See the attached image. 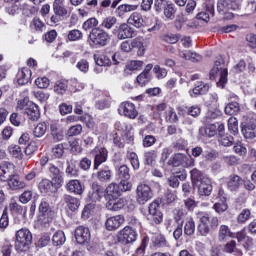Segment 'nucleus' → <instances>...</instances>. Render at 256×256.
Wrapping results in <instances>:
<instances>
[{"instance_id": "f257e3e1", "label": "nucleus", "mask_w": 256, "mask_h": 256, "mask_svg": "<svg viewBox=\"0 0 256 256\" xmlns=\"http://www.w3.org/2000/svg\"><path fill=\"white\" fill-rule=\"evenodd\" d=\"M219 226V218L217 216L209 217V214H205L199 218V224L197 226V232L201 237H207L211 231V228Z\"/></svg>"}, {"instance_id": "f03ea898", "label": "nucleus", "mask_w": 256, "mask_h": 256, "mask_svg": "<svg viewBox=\"0 0 256 256\" xmlns=\"http://www.w3.org/2000/svg\"><path fill=\"white\" fill-rule=\"evenodd\" d=\"M33 241V235L27 228H22L16 232V249L17 251H27Z\"/></svg>"}, {"instance_id": "7ed1b4c3", "label": "nucleus", "mask_w": 256, "mask_h": 256, "mask_svg": "<svg viewBox=\"0 0 256 256\" xmlns=\"http://www.w3.org/2000/svg\"><path fill=\"white\" fill-rule=\"evenodd\" d=\"M211 78L219 77V81L217 82L218 87H225L227 85V68L221 63V60L215 62L214 67L210 72Z\"/></svg>"}, {"instance_id": "20e7f679", "label": "nucleus", "mask_w": 256, "mask_h": 256, "mask_svg": "<svg viewBox=\"0 0 256 256\" xmlns=\"http://www.w3.org/2000/svg\"><path fill=\"white\" fill-rule=\"evenodd\" d=\"M53 217H55V212L51 210L49 203L41 202L39 205V223H41V225H47L53 221Z\"/></svg>"}, {"instance_id": "39448f33", "label": "nucleus", "mask_w": 256, "mask_h": 256, "mask_svg": "<svg viewBox=\"0 0 256 256\" xmlns=\"http://www.w3.org/2000/svg\"><path fill=\"white\" fill-rule=\"evenodd\" d=\"M153 197V190L147 184H139L136 189V201L140 205H145Z\"/></svg>"}, {"instance_id": "423d86ee", "label": "nucleus", "mask_w": 256, "mask_h": 256, "mask_svg": "<svg viewBox=\"0 0 256 256\" xmlns=\"http://www.w3.org/2000/svg\"><path fill=\"white\" fill-rule=\"evenodd\" d=\"M118 241L123 245H129V243H135V241H137V232L133 228L126 226L119 231Z\"/></svg>"}, {"instance_id": "0eeeda50", "label": "nucleus", "mask_w": 256, "mask_h": 256, "mask_svg": "<svg viewBox=\"0 0 256 256\" xmlns=\"http://www.w3.org/2000/svg\"><path fill=\"white\" fill-rule=\"evenodd\" d=\"M168 165H173V167H193L195 160L191 156L178 153L168 161Z\"/></svg>"}, {"instance_id": "6e6552de", "label": "nucleus", "mask_w": 256, "mask_h": 256, "mask_svg": "<svg viewBox=\"0 0 256 256\" xmlns=\"http://www.w3.org/2000/svg\"><path fill=\"white\" fill-rule=\"evenodd\" d=\"M89 38L94 45L105 47V45H107V41H109V34L103 29L94 28L90 32Z\"/></svg>"}, {"instance_id": "1a4fd4ad", "label": "nucleus", "mask_w": 256, "mask_h": 256, "mask_svg": "<svg viewBox=\"0 0 256 256\" xmlns=\"http://www.w3.org/2000/svg\"><path fill=\"white\" fill-rule=\"evenodd\" d=\"M161 206L157 202H152L149 205V217L148 219L159 225L163 221V213L161 212Z\"/></svg>"}, {"instance_id": "9d476101", "label": "nucleus", "mask_w": 256, "mask_h": 256, "mask_svg": "<svg viewBox=\"0 0 256 256\" xmlns=\"http://www.w3.org/2000/svg\"><path fill=\"white\" fill-rule=\"evenodd\" d=\"M120 115H124V117H128V119H135L139 112L135 109V104L131 102H124L120 105L118 109Z\"/></svg>"}, {"instance_id": "9b49d317", "label": "nucleus", "mask_w": 256, "mask_h": 256, "mask_svg": "<svg viewBox=\"0 0 256 256\" xmlns=\"http://www.w3.org/2000/svg\"><path fill=\"white\" fill-rule=\"evenodd\" d=\"M117 39L123 41L125 39H133L135 37V30L127 23H122L117 30Z\"/></svg>"}, {"instance_id": "f8f14e48", "label": "nucleus", "mask_w": 256, "mask_h": 256, "mask_svg": "<svg viewBox=\"0 0 256 256\" xmlns=\"http://www.w3.org/2000/svg\"><path fill=\"white\" fill-rule=\"evenodd\" d=\"M13 173H15V165L13 163L3 161L0 164V181H7Z\"/></svg>"}, {"instance_id": "ddd939ff", "label": "nucleus", "mask_w": 256, "mask_h": 256, "mask_svg": "<svg viewBox=\"0 0 256 256\" xmlns=\"http://www.w3.org/2000/svg\"><path fill=\"white\" fill-rule=\"evenodd\" d=\"M75 239L80 245L88 243V241L91 239V232L89 231V228L84 226H79L76 228Z\"/></svg>"}, {"instance_id": "4468645a", "label": "nucleus", "mask_w": 256, "mask_h": 256, "mask_svg": "<svg viewBox=\"0 0 256 256\" xmlns=\"http://www.w3.org/2000/svg\"><path fill=\"white\" fill-rule=\"evenodd\" d=\"M122 223H125V218L122 215H116L106 220L105 227L107 231H117Z\"/></svg>"}, {"instance_id": "2eb2a0df", "label": "nucleus", "mask_w": 256, "mask_h": 256, "mask_svg": "<svg viewBox=\"0 0 256 256\" xmlns=\"http://www.w3.org/2000/svg\"><path fill=\"white\" fill-rule=\"evenodd\" d=\"M57 187L60 186L55 185V182H52L47 178L42 179L38 184L39 191L44 195H51V193H54Z\"/></svg>"}, {"instance_id": "dca6fc26", "label": "nucleus", "mask_w": 256, "mask_h": 256, "mask_svg": "<svg viewBox=\"0 0 256 256\" xmlns=\"http://www.w3.org/2000/svg\"><path fill=\"white\" fill-rule=\"evenodd\" d=\"M108 151L105 148H95L92 151V154L95 155L94 159V169H99V165L107 161Z\"/></svg>"}, {"instance_id": "f3484780", "label": "nucleus", "mask_w": 256, "mask_h": 256, "mask_svg": "<svg viewBox=\"0 0 256 256\" xmlns=\"http://www.w3.org/2000/svg\"><path fill=\"white\" fill-rule=\"evenodd\" d=\"M121 197V190L119 185L116 183L109 184L105 189V199L106 201H112L113 199H117Z\"/></svg>"}, {"instance_id": "a211bd4d", "label": "nucleus", "mask_w": 256, "mask_h": 256, "mask_svg": "<svg viewBox=\"0 0 256 256\" xmlns=\"http://www.w3.org/2000/svg\"><path fill=\"white\" fill-rule=\"evenodd\" d=\"M151 69H153V64H147L143 72L137 76L136 83H138L140 87H144V85L151 81Z\"/></svg>"}, {"instance_id": "6ab92c4d", "label": "nucleus", "mask_w": 256, "mask_h": 256, "mask_svg": "<svg viewBox=\"0 0 256 256\" xmlns=\"http://www.w3.org/2000/svg\"><path fill=\"white\" fill-rule=\"evenodd\" d=\"M125 205H127V200L121 197L114 198L106 203V207L109 211H121Z\"/></svg>"}, {"instance_id": "aec40b11", "label": "nucleus", "mask_w": 256, "mask_h": 256, "mask_svg": "<svg viewBox=\"0 0 256 256\" xmlns=\"http://www.w3.org/2000/svg\"><path fill=\"white\" fill-rule=\"evenodd\" d=\"M141 45V39L134 38L132 40H125L121 42L120 44V50L123 51V53H131L133 49L136 47H139Z\"/></svg>"}, {"instance_id": "412c9836", "label": "nucleus", "mask_w": 256, "mask_h": 256, "mask_svg": "<svg viewBox=\"0 0 256 256\" xmlns=\"http://www.w3.org/2000/svg\"><path fill=\"white\" fill-rule=\"evenodd\" d=\"M127 23L133 27H136V29H141V27L145 25V20L143 19V15H141V13L134 12L129 16Z\"/></svg>"}, {"instance_id": "4be33fe9", "label": "nucleus", "mask_w": 256, "mask_h": 256, "mask_svg": "<svg viewBox=\"0 0 256 256\" xmlns=\"http://www.w3.org/2000/svg\"><path fill=\"white\" fill-rule=\"evenodd\" d=\"M66 189L69 193H74L75 195H83V184L79 180H70L66 184Z\"/></svg>"}, {"instance_id": "5701e85b", "label": "nucleus", "mask_w": 256, "mask_h": 256, "mask_svg": "<svg viewBox=\"0 0 256 256\" xmlns=\"http://www.w3.org/2000/svg\"><path fill=\"white\" fill-rule=\"evenodd\" d=\"M195 188L198 189L199 195L205 197H209L213 191V186L211 185V180L209 179H204L203 182L195 186Z\"/></svg>"}, {"instance_id": "b1692460", "label": "nucleus", "mask_w": 256, "mask_h": 256, "mask_svg": "<svg viewBox=\"0 0 256 256\" xmlns=\"http://www.w3.org/2000/svg\"><path fill=\"white\" fill-rule=\"evenodd\" d=\"M8 186L12 191H17V189H25L27 184L19 179V176L12 175L8 179Z\"/></svg>"}, {"instance_id": "393cba45", "label": "nucleus", "mask_w": 256, "mask_h": 256, "mask_svg": "<svg viewBox=\"0 0 256 256\" xmlns=\"http://www.w3.org/2000/svg\"><path fill=\"white\" fill-rule=\"evenodd\" d=\"M49 171L54 185L61 187V185L63 184V176L61 175V171L59 170V168H57L55 165H51Z\"/></svg>"}, {"instance_id": "a878e982", "label": "nucleus", "mask_w": 256, "mask_h": 256, "mask_svg": "<svg viewBox=\"0 0 256 256\" xmlns=\"http://www.w3.org/2000/svg\"><path fill=\"white\" fill-rule=\"evenodd\" d=\"M31 71L29 68H22L17 74V81L19 85H27L31 79Z\"/></svg>"}, {"instance_id": "bb28decb", "label": "nucleus", "mask_w": 256, "mask_h": 256, "mask_svg": "<svg viewBox=\"0 0 256 256\" xmlns=\"http://www.w3.org/2000/svg\"><path fill=\"white\" fill-rule=\"evenodd\" d=\"M53 10L55 15H58L59 17H65V15H67L65 0H55L53 4Z\"/></svg>"}, {"instance_id": "cd10ccee", "label": "nucleus", "mask_w": 256, "mask_h": 256, "mask_svg": "<svg viewBox=\"0 0 256 256\" xmlns=\"http://www.w3.org/2000/svg\"><path fill=\"white\" fill-rule=\"evenodd\" d=\"M101 197H105V189L103 188V186L99 185L98 183H93L92 195H91L92 201H99Z\"/></svg>"}, {"instance_id": "c85d7f7f", "label": "nucleus", "mask_w": 256, "mask_h": 256, "mask_svg": "<svg viewBox=\"0 0 256 256\" xmlns=\"http://www.w3.org/2000/svg\"><path fill=\"white\" fill-rule=\"evenodd\" d=\"M219 241H227V239H233L235 237V234L231 232V229H229V226L227 225H221L219 228L218 233Z\"/></svg>"}, {"instance_id": "c756f323", "label": "nucleus", "mask_w": 256, "mask_h": 256, "mask_svg": "<svg viewBox=\"0 0 256 256\" xmlns=\"http://www.w3.org/2000/svg\"><path fill=\"white\" fill-rule=\"evenodd\" d=\"M179 57L186 61H192V63H199L201 61V55L191 51H180Z\"/></svg>"}, {"instance_id": "7c9ffc66", "label": "nucleus", "mask_w": 256, "mask_h": 256, "mask_svg": "<svg viewBox=\"0 0 256 256\" xmlns=\"http://www.w3.org/2000/svg\"><path fill=\"white\" fill-rule=\"evenodd\" d=\"M143 65L144 63L141 60H132L126 64L124 71L129 75L131 71H140V69H143Z\"/></svg>"}, {"instance_id": "2f4dec72", "label": "nucleus", "mask_w": 256, "mask_h": 256, "mask_svg": "<svg viewBox=\"0 0 256 256\" xmlns=\"http://www.w3.org/2000/svg\"><path fill=\"white\" fill-rule=\"evenodd\" d=\"M242 133L245 139H255L256 137V125L253 123L246 124L242 127Z\"/></svg>"}, {"instance_id": "473e14b6", "label": "nucleus", "mask_w": 256, "mask_h": 256, "mask_svg": "<svg viewBox=\"0 0 256 256\" xmlns=\"http://www.w3.org/2000/svg\"><path fill=\"white\" fill-rule=\"evenodd\" d=\"M64 201L67 204V207L69 208L70 211H77V209H79L81 205V202L79 201V199L71 195H65Z\"/></svg>"}, {"instance_id": "72a5a7b5", "label": "nucleus", "mask_w": 256, "mask_h": 256, "mask_svg": "<svg viewBox=\"0 0 256 256\" xmlns=\"http://www.w3.org/2000/svg\"><path fill=\"white\" fill-rule=\"evenodd\" d=\"M26 114L28 115V119H30V121H37L41 115L39 112V107L31 102L29 108H26Z\"/></svg>"}, {"instance_id": "f704fd0d", "label": "nucleus", "mask_w": 256, "mask_h": 256, "mask_svg": "<svg viewBox=\"0 0 256 256\" xmlns=\"http://www.w3.org/2000/svg\"><path fill=\"white\" fill-rule=\"evenodd\" d=\"M191 179L194 187L201 185L205 179H209L201 173V171L197 170L196 168L191 171Z\"/></svg>"}, {"instance_id": "c9c22d12", "label": "nucleus", "mask_w": 256, "mask_h": 256, "mask_svg": "<svg viewBox=\"0 0 256 256\" xmlns=\"http://www.w3.org/2000/svg\"><path fill=\"white\" fill-rule=\"evenodd\" d=\"M195 7H197V2L190 0L187 5H186V9L185 12L182 13V23H187V21H189V16L191 15V13H193V11L195 10Z\"/></svg>"}, {"instance_id": "e433bc0d", "label": "nucleus", "mask_w": 256, "mask_h": 256, "mask_svg": "<svg viewBox=\"0 0 256 256\" xmlns=\"http://www.w3.org/2000/svg\"><path fill=\"white\" fill-rule=\"evenodd\" d=\"M241 185H243V179H241V177H239L238 175L230 176V179L228 181V188L230 189V191H237V189H239Z\"/></svg>"}, {"instance_id": "4c0bfd02", "label": "nucleus", "mask_w": 256, "mask_h": 256, "mask_svg": "<svg viewBox=\"0 0 256 256\" xmlns=\"http://www.w3.org/2000/svg\"><path fill=\"white\" fill-rule=\"evenodd\" d=\"M184 233L189 237L195 234V220L193 217H188L184 225Z\"/></svg>"}, {"instance_id": "58836bf2", "label": "nucleus", "mask_w": 256, "mask_h": 256, "mask_svg": "<svg viewBox=\"0 0 256 256\" xmlns=\"http://www.w3.org/2000/svg\"><path fill=\"white\" fill-rule=\"evenodd\" d=\"M210 89L209 84H205L203 82H198L195 88L192 90L193 95H205L208 93Z\"/></svg>"}, {"instance_id": "ea45409f", "label": "nucleus", "mask_w": 256, "mask_h": 256, "mask_svg": "<svg viewBox=\"0 0 256 256\" xmlns=\"http://www.w3.org/2000/svg\"><path fill=\"white\" fill-rule=\"evenodd\" d=\"M8 151L12 157L15 159H23V151L21 150V147L17 144H11L8 147Z\"/></svg>"}, {"instance_id": "a19ab883", "label": "nucleus", "mask_w": 256, "mask_h": 256, "mask_svg": "<svg viewBox=\"0 0 256 256\" xmlns=\"http://www.w3.org/2000/svg\"><path fill=\"white\" fill-rule=\"evenodd\" d=\"M94 61L99 67L111 66V59L105 55H94Z\"/></svg>"}, {"instance_id": "79ce46f5", "label": "nucleus", "mask_w": 256, "mask_h": 256, "mask_svg": "<svg viewBox=\"0 0 256 256\" xmlns=\"http://www.w3.org/2000/svg\"><path fill=\"white\" fill-rule=\"evenodd\" d=\"M241 111V106L237 102H230L225 107L226 115H237Z\"/></svg>"}, {"instance_id": "37998d69", "label": "nucleus", "mask_w": 256, "mask_h": 256, "mask_svg": "<svg viewBox=\"0 0 256 256\" xmlns=\"http://www.w3.org/2000/svg\"><path fill=\"white\" fill-rule=\"evenodd\" d=\"M45 133H47V124L45 122L38 123L33 130L34 137H43Z\"/></svg>"}, {"instance_id": "c03bdc74", "label": "nucleus", "mask_w": 256, "mask_h": 256, "mask_svg": "<svg viewBox=\"0 0 256 256\" xmlns=\"http://www.w3.org/2000/svg\"><path fill=\"white\" fill-rule=\"evenodd\" d=\"M67 81L66 80H58L55 85H54V91L58 94V95H63L65 94V92L67 91Z\"/></svg>"}, {"instance_id": "a18cd8bd", "label": "nucleus", "mask_w": 256, "mask_h": 256, "mask_svg": "<svg viewBox=\"0 0 256 256\" xmlns=\"http://www.w3.org/2000/svg\"><path fill=\"white\" fill-rule=\"evenodd\" d=\"M52 241L54 245L59 246L63 245L65 241H67V238L65 237V233L63 231H57L56 233H54Z\"/></svg>"}, {"instance_id": "49530a36", "label": "nucleus", "mask_w": 256, "mask_h": 256, "mask_svg": "<svg viewBox=\"0 0 256 256\" xmlns=\"http://www.w3.org/2000/svg\"><path fill=\"white\" fill-rule=\"evenodd\" d=\"M65 153V147L63 144H57L55 147L52 148L51 155L54 159H61Z\"/></svg>"}, {"instance_id": "de8ad7c7", "label": "nucleus", "mask_w": 256, "mask_h": 256, "mask_svg": "<svg viewBox=\"0 0 256 256\" xmlns=\"http://www.w3.org/2000/svg\"><path fill=\"white\" fill-rule=\"evenodd\" d=\"M163 11H164V16L167 19H170V20L175 19L176 10H175V5L173 3L169 2Z\"/></svg>"}, {"instance_id": "09e8293b", "label": "nucleus", "mask_w": 256, "mask_h": 256, "mask_svg": "<svg viewBox=\"0 0 256 256\" xmlns=\"http://www.w3.org/2000/svg\"><path fill=\"white\" fill-rule=\"evenodd\" d=\"M117 24V18L115 16H109L106 17L101 24V27H104V29H111L113 25Z\"/></svg>"}, {"instance_id": "8fccbe9b", "label": "nucleus", "mask_w": 256, "mask_h": 256, "mask_svg": "<svg viewBox=\"0 0 256 256\" xmlns=\"http://www.w3.org/2000/svg\"><path fill=\"white\" fill-rule=\"evenodd\" d=\"M97 179H99L101 182L111 181V170L109 169L100 170L97 173Z\"/></svg>"}, {"instance_id": "3c124183", "label": "nucleus", "mask_w": 256, "mask_h": 256, "mask_svg": "<svg viewBox=\"0 0 256 256\" xmlns=\"http://www.w3.org/2000/svg\"><path fill=\"white\" fill-rule=\"evenodd\" d=\"M236 239L239 243H243L244 241H248L250 245H253V239L247 236V232L245 230H241L236 233Z\"/></svg>"}, {"instance_id": "603ef678", "label": "nucleus", "mask_w": 256, "mask_h": 256, "mask_svg": "<svg viewBox=\"0 0 256 256\" xmlns=\"http://www.w3.org/2000/svg\"><path fill=\"white\" fill-rule=\"evenodd\" d=\"M217 9L220 13H227L231 9V4L229 0H219L217 4Z\"/></svg>"}, {"instance_id": "864d4df0", "label": "nucleus", "mask_w": 256, "mask_h": 256, "mask_svg": "<svg viewBox=\"0 0 256 256\" xmlns=\"http://www.w3.org/2000/svg\"><path fill=\"white\" fill-rule=\"evenodd\" d=\"M82 131H83V126H81L80 124H77L68 129L67 135L68 137H75L77 135H81Z\"/></svg>"}, {"instance_id": "5fc2aeb1", "label": "nucleus", "mask_w": 256, "mask_h": 256, "mask_svg": "<svg viewBox=\"0 0 256 256\" xmlns=\"http://www.w3.org/2000/svg\"><path fill=\"white\" fill-rule=\"evenodd\" d=\"M251 218V210L244 209L242 212L238 215L237 221L238 223H246Z\"/></svg>"}, {"instance_id": "6e6d98bb", "label": "nucleus", "mask_w": 256, "mask_h": 256, "mask_svg": "<svg viewBox=\"0 0 256 256\" xmlns=\"http://www.w3.org/2000/svg\"><path fill=\"white\" fill-rule=\"evenodd\" d=\"M80 39H83V32L80 30L74 29L68 33L69 41H79Z\"/></svg>"}, {"instance_id": "4d7b16f0", "label": "nucleus", "mask_w": 256, "mask_h": 256, "mask_svg": "<svg viewBox=\"0 0 256 256\" xmlns=\"http://www.w3.org/2000/svg\"><path fill=\"white\" fill-rule=\"evenodd\" d=\"M118 187L120 192L131 191V189H133V184L129 182V179H121Z\"/></svg>"}, {"instance_id": "13d9d810", "label": "nucleus", "mask_w": 256, "mask_h": 256, "mask_svg": "<svg viewBox=\"0 0 256 256\" xmlns=\"http://www.w3.org/2000/svg\"><path fill=\"white\" fill-rule=\"evenodd\" d=\"M99 25V21L96 18H89L83 23V29L85 31H89V29H93V27H97Z\"/></svg>"}, {"instance_id": "bf43d9fd", "label": "nucleus", "mask_w": 256, "mask_h": 256, "mask_svg": "<svg viewBox=\"0 0 256 256\" xmlns=\"http://www.w3.org/2000/svg\"><path fill=\"white\" fill-rule=\"evenodd\" d=\"M166 119L170 123H177V121H179V118L177 117V113H175L173 108H171V107L167 108Z\"/></svg>"}, {"instance_id": "052dcab7", "label": "nucleus", "mask_w": 256, "mask_h": 256, "mask_svg": "<svg viewBox=\"0 0 256 256\" xmlns=\"http://www.w3.org/2000/svg\"><path fill=\"white\" fill-rule=\"evenodd\" d=\"M162 39L166 43H171L172 45H174L175 43H177L181 39V35H179V34H168V35H164L162 37Z\"/></svg>"}, {"instance_id": "680f3d73", "label": "nucleus", "mask_w": 256, "mask_h": 256, "mask_svg": "<svg viewBox=\"0 0 256 256\" xmlns=\"http://www.w3.org/2000/svg\"><path fill=\"white\" fill-rule=\"evenodd\" d=\"M51 135L56 141H63V131L57 129V126L51 125Z\"/></svg>"}, {"instance_id": "e2e57ef3", "label": "nucleus", "mask_w": 256, "mask_h": 256, "mask_svg": "<svg viewBox=\"0 0 256 256\" xmlns=\"http://www.w3.org/2000/svg\"><path fill=\"white\" fill-rule=\"evenodd\" d=\"M35 84L37 87H39V89H47V87L50 85V81L47 77H40L35 80Z\"/></svg>"}, {"instance_id": "0e129e2a", "label": "nucleus", "mask_w": 256, "mask_h": 256, "mask_svg": "<svg viewBox=\"0 0 256 256\" xmlns=\"http://www.w3.org/2000/svg\"><path fill=\"white\" fill-rule=\"evenodd\" d=\"M228 129L231 133H237L239 131V123L237 122V118L231 117L228 120Z\"/></svg>"}, {"instance_id": "69168bd1", "label": "nucleus", "mask_w": 256, "mask_h": 256, "mask_svg": "<svg viewBox=\"0 0 256 256\" xmlns=\"http://www.w3.org/2000/svg\"><path fill=\"white\" fill-rule=\"evenodd\" d=\"M119 179H130L131 175L129 174V168L125 165H122L118 169Z\"/></svg>"}, {"instance_id": "338daca9", "label": "nucleus", "mask_w": 256, "mask_h": 256, "mask_svg": "<svg viewBox=\"0 0 256 256\" xmlns=\"http://www.w3.org/2000/svg\"><path fill=\"white\" fill-rule=\"evenodd\" d=\"M133 169H139V158L137 157V154L134 152H130L127 155Z\"/></svg>"}, {"instance_id": "774afa93", "label": "nucleus", "mask_w": 256, "mask_h": 256, "mask_svg": "<svg viewBox=\"0 0 256 256\" xmlns=\"http://www.w3.org/2000/svg\"><path fill=\"white\" fill-rule=\"evenodd\" d=\"M76 67L82 73H87V71H89V62L86 59H82L78 61Z\"/></svg>"}]
</instances>
